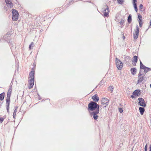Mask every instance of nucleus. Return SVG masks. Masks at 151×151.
I'll return each mask as SVG.
<instances>
[{
	"label": "nucleus",
	"instance_id": "1",
	"mask_svg": "<svg viewBox=\"0 0 151 151\" xmlns=\"http://www.w3.org/2000/svg\"><path fill=\"white\" fill-rule=\"evenodd\" d=\"M88 110L91 111L98 110H99V105L93 101H91L88 104Z\"/></svg>",
	"mask_w": 151,
	"mask_h": 151
},
{
	"label": "nucleus",
	"instance_id": "2",
	"mask_svg": "<svg viewBox=\"0 0 151 151\" xmlns=\"http://www.w3.org/2000/svg\"><path fill=\"white\" fill-rule=\"evenodd\" d=\"M12 19L14 21L17 20L18 17L19 13L17 11L14 9H12Z\"/></svg>",
	"mask_w": 151,
	"mask_h": 151
},
{
	"label": "nucleus",
	"instance_id": "3",
	"mask_svg": "<svg viewBox=\"0 0 151 151\" xmlns=\"http://www.w3.org/2000/svg\"><path fill=\"white\" fill-rule=\"evenodd\" d=\"M116 64L117 68L119 70H121L123 67V63L120 60L117 58L116 59Z\"/></svg>",
	"mask_w": 151,
	"mask_h": 151
},
{
	"label": "nucleus",
	"instance_id": "4",
	"mask_svg": "<svg viewBox=\"0 0 151 151\" xmlns=\"http://www.w3.org/2000/svg\"><path fill=\"white\" fill-rule=\"evenodd\" d=\"M109 100L106 98H102L101 100L102 106H104L103 108H105L109 104Z\"/></svg>",
	"mask_w": 151,
	"mask_h": 151
},
{
	"label": "nucleus",
	"instance_id": "5",
	"mask_svg": "<svg viewBox=\"0 0 151 151\" xmlns=\"http://www.w3.org/2000/svg\"><path fill=\"white\" fill-rule=\"evenodd\" d=\"M99 110H96L95 111H93V112L90 113L91 116H93V117L94 119L96 120L98 119V116L97 114L99 113Z\"/></svg>",
	"mask_w": 151,
	"mask_h": 151
},
{
	"label": "nucleus",
	"instance_id": "6",
	"mask_svg": "<svg viewBox=\"0 0 151 151\" xmlns=\"http://www.w3.org/2000/svg\"><path fill=\"white\" fill-rule=\"evenodd\" d=\"M141 70H140V72L138 75V80L137 81V83L141 82L144 79V74L141 73Z\"/></svg>",
	"mask_w": 151,
	"mask_h": 151
},
{
	"label": "nucleus",
	"instance_id": "7",
	"mask_svg": "<svg viewBox=\"0 0 151 151\" xmlns=\"http://www.w3.org/2000/svg\"><path fill=\"white\" fill-rule=\"evenodd\" d=\"M103 10L105 12L104 14V16L105 17H108L109 16V8L107 5L106 4L104 6V9Z\"/></svg>",
	"mask_w": 151,
	"mask_h": 151
},
{
	"label": "nucleus",
	"instance_id": "8",
	"mask_svg": "<svg viewBox=\"0 0 151 151\" xmlns=\"http://www.w3.org/2000/svg\"><path fill=\"white\" fill-rule=\"evenodd\" d=\"M139 33V28L138 25H136V29L133 33V37L134 39L136 40L138 37Z\"/></svg>",
	"mask_w": 151,
	"mask_h": 151
},
{
	"label": "nucleus",
	"instance_id": "9",
	"mask_svg": "<svg viewBox=\"0 0 151 151\" xmlns=\"http://www.w3.org/2000/svg\"><path fill=\"white\" fill-rule=\"evenodd\" d=\"M139 102L138 103V105L141 106L145 107L146 106V104L145 103L144 99L142 98H139L138 99Z\"/></svg>",
	"mask_w": 151,
	"mask_h": 151
},
{
	"label": "nucleus",
	"instance_id": "10",
	"mask_svg": "<svg viewBox=\"0 0 151 151\" xmlns=\"http://www.w3.org/2000/svg\"><path fill=\"white\" fill-rule=\"evenodd\" d=\"M5 2L7 6L9 8H12L13 6V4L11 0H5Z\"/></svg>",
	"mask_w": 151,
	"mask_h": 151
},
{
	"label": "nucleus",
	"instance_id": "11",
	"mask_svg": "<svg viewBox=\"0 0 151 151\" xmlns=\"http://www.w3.org/2000/svg\"><path fill=\"white\" fill-rule=\"evenodd\" d=\"M29 82L28 84V87L30 89L32 88L33 87L34 85V80L29 79Z\"/></svg>",
	"mask_w": 151,
	"mask_h": 151
},
{
	"label": "nucleus",
	"instance_id": "12",
	"mask_svg": "<svg viewBox=\"0 0 151 151\" xmlns=\"http://www.w3.org/2000/svg\"><path fill=\"white\" fill-rule=\"evenodd\" d=\"M10 99H6V109L8 113H9V106L10 104Z\"/></svg>",
	"mask_w": 151,
	"mask_h": 151
},
{
	"label": "nucleus",
	"instance_id": "13",
	"mask_svg": "<svg viewBox=\"0 0 151 151\" xmlns=\"http://www.w3.org/2000/svg\"><path fill=\"white\" fill-rule=\"evenodd\" d=\"M10 35L9 34H7L3 37L4 39L7 42H8L10 41L9 37Z\"/></svg>",
	"mask_w": 151,
	"mask_h": 151
},
{
	"label": "nucleus",
	"instance_id": "14",
	"mask_svg": "<svg viewBox=\"0 0 151 151\" xmlns=\"http://www.w3.org/2000/svg\"><path fill=\"white\" fill-rule=\"evenodd\" d=\"M34 72L33 71H31L29 73V79L34 80Z\"/></svg>",
	"mask_w": 151,
	"mask_h": 151
},
{
	"label": "nucleus",
	"instance_id": "15",
	"mask_svg": "<svg viewBox=\"0 0 151 151\" xmlns=\"http://www.w3.org/2000/svg\"><path fill=\"white\" fill-rule=\"evenodd\" d=\"M132 94L134 95L138 96L140 94V90H136L133 92Z\"/></svg>",
	"mask_w": 151,
	"mask_h": 151
},
{
	"label": "nucleus",
	"instance_id": "16",
	"mask_svg": "<svg viewBox=\"0 0 151 151\" xmlns=\"http://www.w3.org/2000/svg\"><path fill=\"white\" fill-rule=\"evenodd\" d=\"M93 100L95 102H97L99 100V98L97 94H95L92 97Z\"/></svg>",
	"mask_w": 151,
	"mask_h": 151
},
{
	"label": "nucleus",
	"instance_id": "17",
	"mask_svg": "<svg viewBox=\"0 0 151 151\" xmlns=\"http://www.w3.org/2000/svg\"><path fill=\"white\" fill-rule=\"evenodd\" d=\"M144 76H145L146 73H147L148 71L151 70V69L150 68H149L147 67H146L144 69Z\"/></svg>",
	"mask_w": 151,
	"mask_h": 151
},
{
	"label": "nucleus",
	"instance_id": "18",
	"mask_svg": "<svg viewBox=\"0 0 151 151\" xmlns=\"http://www.w3.org/2000/svg\"><path fill=\"white\" fill-rule=\"evenodd\" d=\"M9 43V45H10L11 48V49H13V48H15L14 43V42H10V41L8 42Z\"/></svg>",
	"mask_w": 151,
	"mask_h": 151
},
{
	"label": "nucleus",
	"instance_id": "19",
	"mask_svg": "<svg viewBox=\"0 0 151 151\" xmlns=\"http://www.w3.org/2000/svg\"><path fill=\"white\" fill-rule=\"evenodd\" d=\"M132 74L133 75H135L137 72V69L136 68H132L131 69Z\"/></svg>",
	"mask_w": 151,
	"mask_h": 151
},
{
	"label": "nucleus",
	"instance_id": "20",
	"mask_svg": "<svg viewBox=\"0 0 151 151\" xmlns=\"http://www.w3.org/2000/svg\"><path fill=\"white\" fill-rule=\"evenodd\" d=\"M11 92L12 89L10 88L9 89L7 92L6 98L10 99Z\"/></svg>",
	"mask_w": 151,
	"mask_h": 151
},
{
	"label": "nucleus",
	"instance_id": "21",
	"mask_svg": "<svg viewBox=\"0 0 151 151\" xmlns=\"http://www.w3.org/2000/svg\"><path fill=\"white\" fill-rule=\"evenodd\" d=\"M139 111L140 114L141 115H143L145 111L144 108L143 107H139Z\"/></svg>",
	"mask_w": 151,
	"mask_h": 151
},
{
	"label": "nucleus",
	"instance_id": "22",
	"mask_svg": "<svg viewBox=\"0 0 151 151\" xmlns=\"http://www.w3.org/2000/svg\"><path fill=\"white\" fill-rule=\"evenodd\" d=\"M137 58L138 57L137 56H134L133 57V60H132V62L134 63H135V64H136V63L137 61Z\"/></svg>",
	"mask_w": 151,
	"mask_h": 151
},
{
	"label": "nucleus",
	"instance_id": "23",
	"mask_svg": "<svg viewBox=\"0 0 151 151\" xmlns=\"http://www.w3.org/2000/svg\"><path fill=\"white\" fill-rule=\"evenodd\" d=\"M5 93L3 92L0 94V100L2 101L4 99Z\"/></svg>",
	"mask_w": 151,
	"mask_h": 151
},
{
	"label": "nucleus",
	"instance_id": "24",
	"mask_svg": "<svg viewBox=\"0 0 151 151\" xmlns=\"http://www.w3.org/2000/svg\"><path fill=\"white\" fill-rule=\"evenodd\" d=\"M105 83V81L102 79L100 82V83L97 85V86H99L102 85Z\"/></svg>",
	"mask_w": 151,
	"mask_h": 151
},
{
	"label": "nucleus",
	"instance_id": "25",
	"mask_svg": "<svg viewBox=\"0 0 151 151\" xmlns=\"http://www.w3.org/2000/svg\"><path fill=\"white\" fill-rule=\"evenodd\" d=\"M127 21L129 23H130L132 21V15L129 14L127 19Z\"/></svg>",
	"mask_w": 151,
	"mask_h": 151
},
{
	"label": "nucleus",
	"instance_id": "26",
	"mask_svg": "<svg viewBox=\"0 0 151 151\" xmlns=\"http://www.w3.org/2000/svg\"><path fill=\"white\" fill-rule=\"evenodd\" d=\"M140 69H144L146 67L145 65H144L142 63L141 61L140 60Z\"/></svg>",
	"mask_w": 151,
	"mask_h": 151
},
{
	"label": "nucleus",
	"instance_id": "27",
	"mask_svg": "<svg viewBox=\"0 0 151 151\" xmlns=\"http://www.w3.org/2000/svg\"><path fill=\"white\" fill-rule=\"evenodd\" d=\"M17 107H16V108L14 110V111L13 113V118L14 119V121H15V117L16 116V112L17 111Z\"/></svg>",
	"mask_w": 151,
	"mask_h": 151
},
{
	"label": "nucleus",
	"instance_id": "28",
	"mask_svg": "<svg viewBox=\"0 0 151 151\" xmlns=\"http://www.w3.org/2000/svg\"><path fill=\"white\" fill-rule=\"evenodd\" d=\"M34 45V43L33 42H32L29 45V48L30 50L33 49V47Z\"/></svg>",
	"mask_w": 151,
	"mask_h": 151
},
{
	"label": "nucleus",
	"instance_id": "29",
	"mask_svg": "<svg viewBox=\"0 0 151 151\" xmlns=\"http://www.w3.org/2000/svg\"><path fill=\"white\" fill-rule=\"evenodd\" d=\"M117 3L120 4H122L124 2L123 0H117Z\"/></svg>",
	"mask_w": 151,
	"mask_h": 151
},
{
	"label": "nucleus",
	"instance_id": "30",
	"mask_svg": "<svg viewBox=\"0 0 151 151\" xmlns=\"http://www.w3.org/2000/svg\"><path fill=\"white\" fill-rule=\"evenodd\" d=\"M108 90H110V91H111V92L112 93L113 92L114 90L113 87L112 86H109V87Z\"/></svg>",
	"mask_w": 151,
	"mask_h": 151
},
{
	"label": "nucleus",
	"instance_id": "31",
	"mask_svg": "<svg viewBox=\"0 0 151 151\" xmlns=\"http://www.w3.org/2000/svg\"><path fill=\"white\" fill-rule=\"evenodd\" d=\"M133 5L134 6V9L135 10L136 12H137V10H138V9H137V4H133Z\"/></svg>",
	"mask_w": 151,
	"mask_h": 151
},
{
	"label": "nucleus",
	"instance_id": "32",
	"mask_svg": "<svg viewBox=\"0 0 151 151\" xmlns=\"http://www.w3.org/2000/svg\"><path fill=\"white\" fill-rule=\"evenodd\" d=\"M138 18L139 19L138 21H142V16L140 14H139L138 15Z\"/></svg>",
	"mask_w": 151,
	"mask_h": 151
},
{
	"label": "nucleus",
	"instance_id": "33",
	"mask_svg": "<svg viewBox=\"0 0 151 151\" xmlns=\"http://www.w3.org/2000/svg\"><path fill=\"white\" fill-rule=\"evenodd\" d=\"M139 26L140 27H141L142 26V21H138Z\"/></svg>",
	"mask_w": 151,
	"mask_h": 151
},
{
	"label": "nucleus",
	"instance_id": "34",
	"mask_svg": "<svg viewBox=\"0 0 151 151\" xmlns=\"http://www.w3.org/2000/svg\"><path fill=\"white\" fill-rule=\"evenodd\" d=\"M124 22V20L123 19H122L121 20L120 22H119V23H120V24L121 25H123V23Z\"/></svg>",
	"mask_w": 151,
	"mask_h": 151
},
{
	"label": "nucleus",
	"instance_id": "35",
	"mask_svg": "<svg viewBox=\"0 0 151 151\" xmlns=\"http://www.w3.org/2000/svg\"><path fill=\"white\" fill-rule=\"evenodd\" d=\"M4 118L2 117H0V122L1 123H2L4 120Z\"/></svg>",
	"mask_w": 151,
	"mask_h": 151
},
{
	"label": "nucleus",
	"instance_id": "36",
	"mask_svg": "<svg viewBox=\"0 0 151 151\" xmlns=\"http://www.w3.org/2000/svg\"><path fill=\"white\" fill-rule=\"evenodd\" d=\"M119 111L120 113H121L123 112V109L122 108H119Z\"/></svg>",
	"mask_w": 151,
	"mask_h": 151
},
{
	"label": "nucleus",
	"instance_id": "37",
	"mask_svg": "<svg viewBox=\"0 0 151 151\" xmlns=\"http://www.w3.org/2000/svg\"><path fill=\"white\" fill-rule=\"evenodd\" d=\"M147 143L145 146V148H144L145 151H147Z\"/></svg>",
	"mask_w": 151,
	"mask_h": 151
},
{
	"label": "nucleus",
	"instance_id": "38",
	"mask_svg": "<svg viewBox=\"0 0 151 151\" xmlns=\"http://www.w3.org/2000/svg\"><path fill=\"white\" fill-rule=\"evenodd\" d=\"M137 2V0H133V4H137L136 2Z\"/></svg>",
	"mask_w": 151,
	"mask_h": 151
},
{
	"label": "nucleus",
	"instance_id": "39",
	"mask_svg": "<svg viewBox=\"0 0 151 151\" xmlns=\"http://www.w3.org/2000/svg\"><path fill=\"white\" fill-rule=\"evenodd\" d=\"M143 7V6L142 4H141L139 5V8L140 9H142V8Z\"/></svg>",
	"mask_w": 151,
	"mask_h": 151
},
{
	"label": "nucleus",
	"instance_id": "40",
	"mask_svg": "<svg viewBox=\"0 0 151 151\" xmlns=\"http://www.w3.org/2000/svg\"><path fill=\"white\" fill-rule=\"evenodd\" d=\"M131 97L132 98H135L134 96V95L133 94V95H132L131 96Z\"/></svg>",
	"mask_w": 151,
	"mask_h": 151
},
{
	"label": "nucleus",
	"instance_id": "41",
	"mask_svg": "<svg viewBox=\"0 0 151 151\" xmlns=\"http://www.w3.org/2000/svg\"><path fill=\"white\" fill-rule=\"evenodd\" d=\"M1 101H0V108L1 107V104H2V103L1 102Z\"/></svg>",
	"mask_w": 151,
	"mask_h": 151
},
{
	"label": "nucleus",
	"instance_id": "42",
	"mask_svg": "<svg viewBox=\"0 0 151 151\" xmlns=\"http://www.w3.org/2000/svg\"><path fill=\"white\" fill-rule=\"evenodd\" d=\"M150 25L151 26V20H150Z\"/></svg>",
	"mask_w": 151,
	"mask_h": 151
},
{
	"label": "nucleus",
	"instance_id": "43",
	"mask_svg": "<svg viewBox=\"0 0 151 151\" xmlns=\"http://www.w3.org/2000/svg\"><path fill=\"white\" fill-rule=\"evenodd\" d=\"M131 30L132 31V27H131Z\"/></svg>",
	"mask_w": 151,
	"mask_h": 151
},
{
	"label": "nucleus",
	"instance_id": "44",
	"mask_svg": "<svg viewBox=\"0 0 151 151\" xmlns=\"http://www.w3.org/2000/svg\"><path fill=\"white\" fill-rule=\"evenodd\" d=\"M150 88H151V84H150Z\"/></svg>",
	"mask_w": 151,
	"mask_h": 151
},
{
	"label": "nucleus",
	"instance_id": "45",
	"mask_svg": "<svg viewBox=\"0 0 151 151\" xmlns=\"http://www.w3.org/2000/svg\"><path fill=\"white\" fill-rule=\"evenodd\" d=\"M33 65H34V66L35 65H34V63L33 64Z\"/></svg>",
	"mask_w": 151,
	"mask_h": 151
},
{
	"label": "nucleus",
	"instance_id": "46",
	"mask_svg": "<svg viewBox=\"0 0 151 151\" xmlns=\"http://www.w3.org/2000/svg\"><path fill=\"white\" fill-rule=\"evenodd\" d=\"M125 38V37L124 36V38Z\"/></svg>",
	"mask_w": 151,
	"mask_h": 151
},
{
	"label": "nucleus",
	"instance_id": "47",
	"mask_svg": "<svg viewBox=\"0 0 151 151\" xmlns=\"http://www.w3.org/2000/svg\"><path fill=\"white\" fill-rule=\"evenodd\" d=\"M38 96H39V97H40V96H39V95H38Z\"/></svg>",
	"mask_w": 151,
	"mask_h": 151
},
{
	"label": "nucleus",
	"instance_id": "48",
	"mask_svg": "<svg viewBox=\"0 0 151 151\" xmlns=\"http://www.w3.org/2000/svg\"><path fill=\"white\" fill-rule=\"evenodd\" d=\"M9 121V120H8V121Z\"/></svg>",
	"mask_w": 151,
	"mask_h": 151
}]
</instances>
